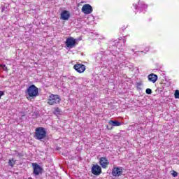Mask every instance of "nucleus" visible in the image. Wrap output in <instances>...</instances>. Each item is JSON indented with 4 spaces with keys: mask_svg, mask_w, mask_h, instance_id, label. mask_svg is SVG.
Listing matches in <instances>:
<instances>
[{
    "mask_svg": "<svg viewBox=\"0 0 179 179\" xmlns=\"http://www.w3.org/2000/svg\"><path fill=\"white\" fill-rule=\"evenodd\" d=\"M28 100L36 99L38 96V88L34 85H30L25 92Z\"/></svg>",
    "mask_w": 179,
    "mask_h": 179,
    "instance_id": "obj_1",
    "label": "nucleus"
},
{
    "mask_svg": "<svg viewBox=\"0 0 179 179\" xmlns=\"http://www.w3.org/2000/svg\"><path fill=\"white\" fill-rule=\"evenodd\" d=\"M47 136V130L44 127H38L35 129V133L34 138L36 139V141H41L42 139H45Z\"/></svg>",
    "mask_w": 179,
    "mask_h": 179,
    "instance_id": "obj_2",
    "label": "nucleus"
},
{
    "mask_svg": "<svg viewBox=\"0 0 179 179\" xmlns=\"http://www.w3.org/2000/svg\"><path fill=\"white\" fill-rule=\"evenodd\" d=\"M60 101H61V97H59V95H55L52 94H51L49 96V98L48 99V103L50 106H54V104H59Z\"/></svg>",
    "mask_w": 179,
    "mask_h": 179,
    "instance_id": "obj_3",
    "label": "nucleus"
},
{
    "mask_svg": "<svg viewBox=\"0 0 179 179\" xmlns=\"http://www.w3.org/2000/svg\"><path fill=\"white\" fill-rule=\"evenodd\" d=\"M65 44L68 48H73L76 45V39L73 37L67 38Z\"/></svg>",
    "mask_w": 179,
    "mask_h": 179,
    "instance_id": "obj_4",
    "label": "nucleus"
},
{
    "mask_svg": "<svg viewBox=\"0 0 179 179\" xmlns=\"http://www.w3.org/2000/svg\"><path fill=\"white\" fill-rule=\"evenodd\" d=\"M73 69L78 73H83L85 71H86V66L85 64H82L80 63H77L73 66Z\"/></svg>",
    "mask_w": 179,
    "mask_h": 179,
    "instance_id": "obj_5",
    "label": "nucleus"
},
{
    "mask_svg": "<svg viewBox=\"0 0 179 179\" xmlns=\"http://www.w3.org/2000/svg\"><path fill=\"white\" fill-rule=\"evenodd\" d=\"M32 166L34 176H40V174H41V171H43V168H41V166H40L37 163H33Z\"/></svg>",
    "mask_w": 179,
    "mask_h": 179,
    "instance_id": "obj_6",
    "label": "nucleus"
},
{
    "mask_svg": "<svg viewBox=\"0 0 179 179\" xmlns=\"http://www.w3.org/2000/svg\"><path fill=\"white\" fill-rule=\"evenodd\" d=\"M138 6L134 3L133 6H134L135 9H138V10H140V12H143V10H145V9L148 8V5L145 4V3L143 1H141V2L138 1Z\"/></svg>",
    "mask_w": 179,
    "mask_h": 179,
    "instance_id": "obj_7",
    "label": "nucleus"
},
{
    "mask_svg": "<svg viewBox=\"0 0 179 179\" xmlns=\"http://www.w3.org/2000/svg\"><path fill=\"white\" fill-rule=\"evenodd\" d=\"M82 12L85 13V15H90L92 12H93V8L90 4H85L82 7Z\"/></svg>",
    "mask_w": 179,
    "mask_h": 179,
    "instance_id": "obj_8",
    "label": "nucleus"
},
{
    "mask_svg": "<svg viewBox=\"0 0 179 179\" xmlns=\"http://www.w3.org/2000/svg\"><path fill=\"white\" fill-rule=\"evenodd\" d=\"M92 173L94 176H100L101 167L99 165H94L92 168Z\"/></svg>",
    "mask_w": 179,
    "mask_h": 179,
    "instance_id": "obj_9",
    "label": "nucleus"
},
{
    "mask_svg": "<svg viewBox=\"0 0 179 179\" xmlns=\"http://www.w3.org/2000/svg\"><path fill=\"white\" fill-rule=\"evenodd\" d=\"M99 164H101L102 169H107V166L110 164L108 159L106 157H103L100 158Z\"/></svg>",
    "mask_w": 179,
    "mask_h": 179,
    "instance_id": "obj_10",
    "label": "nucleus"
},
{
    "mask_svg": "<svg viewBox=\"0 0 179 179\" xmlns=\"http://www.w3.org/2000/svg\"><path fill=\"white\" fill-rule=\"evenodd\" d=\"M112 176H113V177H120V176H122V169L118 167L113 168Z\"/></svg>",
    "mask_w": 179,
    "mask_h": 179,
    "instance_id": "obj_11",
    "label": "nucleus"
},
{
    "mask_svg": "<svg viewBox=\"0 0 179 179\" xmlns=\"http://www.w3.org/2000/svg\"><path fill=\"white\" fill-rule=\"evenodd\" d=\"M60 17L62 20H69L71 15L69 11L64 10L61 13Z\"/></svg>",
    "mask_w": 179,
    "mask_h": 179,
    "instance_id": "obj_12",
    "label": "nucleus"
},
{
    "mask_svg": "<svg viewBox=\"0 0 179 179\" xmlns=\"http://www.w3.org/2000/svg\"><path fill=\"white\" fill-rule=\"evenodd\" d=\"M148 79L152 83H156V82H157V79H159V77L155 73H150L148 76Z\"/></svg>",
    "mask_w": 179,
    "mask_h": 179,
    "instance_id": "obj_13",
    "label": "nucleus"
},
{
    "mask_svg": "<svg viewBox=\"0 0 179 179\" xmlns=\"http://www.w3.org/2000/svg\"><path fill=\"white\" fill-rule=\"evenodd\" d=\"M108 124L111 127H120V126L122 125V124H121V122H120L117 120H110L108 122Z\"/></svg>",
    "mask_w": 179,
    "mask_h": 179,
    "instance_id": "obj_14",
    "label": "nucleus"
},
{
    "mask_svg": "<svg viewBox=\"0 0 179 179\" xmlns=\"http://www.w3.org/2000/svg\"><path fill=\"white\" fill-rule=\"evenodd\" d=\"M115 43H117L116 48H118V50H124V46L121 45L120 42L115 41Z\"/></svg>",
    "mask_w": 179,
    "mask_h": 179,
    "instance_id": "obj_15",
    "label": "nucleus"
},
{
    "mask_svg": "<svg viewBox=\"0 0 179 179\" xmlns=\"http://www.w3.org/2000/svg\"><path fill=\"white\" fill-rule=\"evenodd\" d=\"M16 163V161H14L13 159H10L8 161V165L10 167H13Z\"/></svg>",
    "mask_w": 179,
    "mask_h": 179,
    "instance_id": "obj_16",
    "label": "nucleus"
},
{
    "mask_svg": "<svg viewBox=\"0 0 179 179\" xmlns=\"http://www.w3.org/2000/svg\"><path fill=\"white\" fill-rule=\"evenodd\" d=\"M0 68H2L3 71L8 72V67L5 64H0Z\"/></svg>",
    "mask_w": 179,
    "mask_h": 179,
    "instance_id": "obj_17",
    "label": "nucleus"
},
{
    "mask_svg": "<svg viewBox=\"0 0 179 179\" xmlns=\"http://www.w3.org/2000/svg\"><path fill=\"white\" fill-rule=\"evenodd\" d=\"M59 113H61V110H60L59 108H57L55 110L54 113H55L56 115H59Z\"/></svg>",
    "mask_w": 179,
    "mask_h": 179,
    "instance_id": "obj_18",
    "label": "nucleus"
},
{
    "mask_svg": "<svg viewBox=\"0 0 179 179\" xmlns=\"http://www.w3.org/2000/svg\"><path fill=\"white\" fill-rule=\"evenodd\" d=\"M175 99H179V91H178V90H176L175 91Z\"/></svg>",
    "mask_w": 179,
    "mask_h": 179,
    "instance_id": "obj_19",
    "label": "nucleus"
},
{
    "mask_svg": "<svg viewBox=\"0 0 179 179\" xmlns=\"http://www.w3.org/2000/svg\"><path fill=\"white\" fill-rule=\"evenodd\" d=\"M145 93L147 94H150L152 93V90L150 88H148L145 90Z\"/></svg>",
    "mask_w": 179,
    "mask_h": 179,
    "instance_id": "obj_20",
    "label": "nucleus"
},
{
    "mask_svg": "<svg viewBox=\"0 0 179 179\" xmlns=\"http://www.w3.org/2000/svg\"><path fill=\"white\" fill-rule=\"evenodd\" d=\"M110 52H111L113 55H117V54H119L120 52L118 50H117L116 52L110 50Z\"/></svg>",
    "mask_w": 179,
    "mask_h": 179,
    "instance_id": "obj_21",
    "label": "nucleus"
},
{
    "mask_svg": "<svg viewBox=\"0 0 179 179\" xmlns=\"http://www.w3.org/2000/svg\"><path fill=\"white\" fill-rule=\"evenodd\" d=\"M172 176L173 177H177V176H178V173L176 171H173L172 173Z\"/></svg>",
    "mask_w": 179,
    "mask_h": 179,
    "instance_id": "obj_22",
    "label": "nucleus"
},
{
    "mask_svg": "<svg viewBox=\"0 0 179 179\" xmlns=\"http://www.w3.org/2000/svg\"><path fill=\"white\" fill-rule=\"evenodd\" d=\"M3 94H5V92H3V91H0V99L3 96Z\"/></svg>",
    "mask_w": 179,
    "mask_h": 179,
    "instance_id": "obj_23",
    "label": "nucleus"
},
{
    "mask_svg": "<svg viewBox=\"0 0 179 179\" xmlns=\"http://www.w3.org/2000/svg\"><path fill=\"white\" fill-rule=\"evenodd\" d=\"M123 43H124V44H125V43H127V38H125V36H124Z\"/></svg>",
    "mask_w": 179,
    "mask_h": 179,
    "instance_id": "obj_24",
    "label": "nucleus"
},
{
    "mask_svg": "<svg viewBox=\"0 0 179 179\" xmlns=\"http://www.w3.org/2000/svg\"><path fill=\"white\" fill-rule=\"evenodd\" d=\"M145 51H146V52H148V51H149V48H146L145 49Z\"/></svg>",
    "mask_w": 179,
    "mask_h": 179,
    "instance_id": "obj_25",
    "label": "nucleus"
},
{
    "mask_svg": "<svg viewBox=\"0 0 179 179\" xmlns=\"http://www.w3.org/2000/svg\"><path fill=\"white\" fill-rule=\"evenodd\" d=\"M20 114L21 117H24V114L23 113L21 112Z\"/></svg>",
    "mask_w": 179,
    "mask_h": 179,
    "instance_id": "obj_26",
    "label": "nucleus"
},
{
    "mask_svg": "<svg viewBox=\"0 0 179 179\" xmlns=\"http://www.w3.org/2000/svg\"><path fill=\"white\" fill-rule=\"evenodd\" d=\"M132 52H135V50L134 49L131 50Z\"/></svg>",
    "mask_w": 179,
    "mask_h": 179,
    "instance_id": "obj_27",
    "label": "nucleus"
},
{
    "mask_svg": "<svg viewBox=\"0 0 179 179\" xmlns=\"http://www.w3.org/2000/svg\"><path fill=\"white\" fill-rule=\"evenodd\" d=\"M108 129H110V128H108V126L107 127Z\"/></svg>",
    "mask_w": 179,
    "mask_h": 179,
    "instance_id": "obj_28",
    "label": "nucleus"
},
{
    "mask_svg": "<svg viewBox=\"0 0 179 179\" xmlns=\"http://www.w3.org/2000/svg\"><path fill=\"white\" fill-rule=\"evenodd\" d=\"M141 52H143V51H141Z\"/></svg>",
    "mask_w": 179,
    "mask_h": 179,
    "instance_id": "obj_29",
    "label": "nucleus"
},
{
    "mask_svg": "<svg viewBox=\"0 0 179 179\" xmlns=\"http://www.w3.org/2000/svg\"><path fill=\"white\" fill-rule=\"evenodd\" d=\"M29 179H31V178H29Z\"/></svg>",
    "mask_w": 179,
    "mask_h": 179,
    "instance_id": "obj_30",
    "label": "nucleus"
}]
</instances>
